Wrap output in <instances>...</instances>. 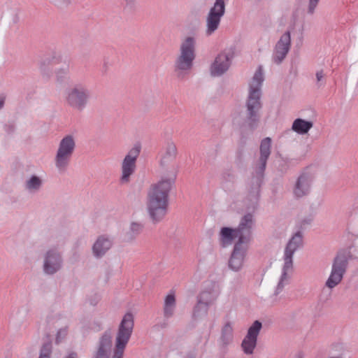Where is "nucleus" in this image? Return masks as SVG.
Returning a JSON list of instances; mask_svg holds the SVG:
<instances>
[{
  "instance_id": "13",
  "label": "nucleus",
  "mask_w": 358,
  "mask_h": 358,
  "mask_svg": "<svg viewBox=\"0 0 358 358\" xmlns=\"http://www.w3.org/2000/svg\"><path fill=\"white\" fill-rule=\"evenodd\" d=\"M235 50L234 46H230L217 55L210 69L213 76H220L229 69L231 60L235 56Z\"/></svg>"
},
{
  "instance_id": "10",
  "label": "nucleus",
  "mask_w": 358,
  "mask_h": 358,
  "mask_svg": "<svg viewBox=\"0 0 358 358\" xmlns=\"http://www.w3.org/2000/svg\"><path fill=\"white\" fill-rule=\"evenodd\" d=\"M64 266L62 252L57 248L48 249L43 255L42 269L44 274L53 275Z\"/></svg>"
},
{
  "instance_id": "2",
  "label": "nucleus",
  "mask_w": 358,
  "mask_h": 358,
  "mask_svg": "<svg viewBox=\"0 0 358 358\" xmlns=\"http://www.w3.org/2000/svg\"><path fill=\"white\" fill-rule=\"evenodd\" d=\"M264 80L263 69L262 66H259L249 84V92L245 103V122L251 128L256 127L259 121V110L262 106L261 102L262 86Z\"/></svg>"
},
{
  "instance_id": "34",
  "label": "nucleus",
  "mask_w": 358,
  "mask_h": 358,
  "mask_svg": "<svg viewBox=\"0 0 358 358\" xmlns=\"http://www.w3.org/2000/svg\"><path fill=\"white\" fill-rule=\"evenodd\" d=\"M62 318V315L58 313H51L46 317V322L49 324L55 325Z\"/></svg>"
},
{
  "instance_id": "31",
  "label": "nucleus",
  "mask_w": 358,
  "mask_h": 358,
  "mask_svg": "<svg viewBox=\"0 0 358 358\" xmlns=\"http://www.w3.org/2000/svg\"><path fill=\"white\" fill-rule=\"evenodd\" d=\"M316 85L318 88L324 86L325 85V76L326 74L323 69H320L316 71Z\"/></svg>"
},
{
  "instance_id": "41",
  "label": "nucleus",
  "mask_w": 358,
  "mask_h": 358,
  "mask_svg": "<svg viewBox=\"0 0 358 358\" xmlns=\"http://www.w3.org/2000/svg\"><path fill=\"white\" fill-rule=\"evenodd\" d=\"M51 3L54 4L55 6H56L57 4V0H48Z\"/></svg>"
},
{
  "instance_id": "36",
  "label": "nucleus",
  "mask_w": 358,
  "mask_h": 358,
  "mask_svg": "<svg viewBox=\"0 0 358 358\" xmlns=\"http://www.w3.org/2000/svg\"><path fill=\"white\" fill-rule=\"evenodd\" d=\"M320 0H308L307 13L309 15H313L319 3Z\"/></svg>"
},
{
  "instance_id": "14",
  "label": "nucleus",
  "mask_w": 358,
  "mask_h": 358,
  "mask_svg": "<svg viewBox=\"0 0 358 358\" xmlns=\"http://www.w3.org/2000/svg\"><path fill=\"white\" fill-rule=\"evenodd\" d=\"M254 225L255 220L252 214H245L241 218L238 226L235 228V236H237L238 238L235 243L248 246L252 239V231Z\"/></svg>"
},
{
  "instance_id": "39",
  "label": "nucleus",
  "mask_w": 358,
  "mask_h": 358,
  "mask_svg": "<svg viewBox=\"0 0 358 358\" xmlns=\"http://www.w3.org/2000/svg\"><path fill=\"white\" fill-rule=\"evenodd\" d=\"M4 129L7 134H10L15 131V127L13 124H8L5 125Z\"/></svg>"
},
{
  "instance_id": "5",
  "label": "nucleus",
  "mask_w": 358,
  "mask_h": 358,
  "mask_svg": "<svg viewBox=\"0 0 358 358\" xmlns=\"http://www.w3.org/2000/svg\"><path fill=\"white\" fill-rule=\"evenodd\" d=\"M303 243V234L300 231H296L287 243L283 255L284 265L282 275L276 287L275 295H278L287 284L289 280L287 273L292 269L294 254L302 248Z\"/></svg>"
},
{
  "instance_id": "6",
  "label": "nucleus",
  "mask_w": 358,
  "mask_h": 358,
  "mask_svg": "<svg viewBox=\"0 0 358 358\" xmlns=\"http://www.w3.org/2000/svg\"><path fill=\"white\" fill-rule=\"evenodd\" d=\"M90 99V90L81 83H77L68 87L64 94L65 104L78 112H83L86 108Z\"/></svg>"
},
{
  "instance_id": "32",
  "label": "nucleus",
  "mask_w": 358,
  "mask_h": 358,
  "mask_svg": "<svg viewBox=\"0 0 358 358\" xmlns=\"http://www.w3.org/2000/svg\"><path fill=\"white\" fill-rule=\"evenodd\" d=\"M52 352V345L50 343H45L40 351L38 358H50Z\"/></svg>"
},
{
  "instance_id": "19",
  "label": "nucleus",
  "mask_w": 358,
  "mask_h": 358,
  "mask_svg": "<svg viewBox=\"0 0 358 358\" xmlns=\"http://www.w3.org/2000/svg\"><path fill=\"white\" fill-rule=\"evenodd\" d=\"M248 250L246 245L234 244L228 262L231 270L237 272L243 268Z\"/></svg>"
},
{
  "instance_id": "25",
  "label": "nucleus",
  "mask_w": 358,
  "mask_h": 358,
  "mask_svg": "<svg viewBox=\"0 0 358 358\" xmlns=\"http://www.w3.org/2000/svg\"><path fill=\"white\" fill-rule=\"evenodd\" d=\"M176 298L173 294H168L164 300V316L169 318L173 315L176 309Z\"/></svg>"
},
{
  "instance_id": "29",
  "label": "nucleus",
  "mask_w": 358,
  "mask_h": 358,
  "mask_svg": "<svg viewBox=\"0 0 358 358\" xmlns=\"http://www.w3.org/2000/svg\"><path fill=\"white\" fill-rule=\"evenodd\" d=\"M314 216L313 215L302 217L297 222V227L301 230L305 229L312 224Z\"/></svg>"
},
{
  "instance_id": "38",
  "label": "nucleus",
  "mask_w": 358,
  "mask_h": 358,
  "mask_svg": "<svg viewBox=\"0 0 358 358\" xmlns=\"http://www.w3.org/2000/svg\"><path fill=\"white\" fill-rule=\"evenodd\" d=\"M125 2V8H127L129 10H132L134 8L136 0H124Z\"/></svg>"
},
{
  "instance_id": "12",
  "label": "nucleus",
  "mask_w": 358,
  "mask_h": 358,
  "mask_svg": "<svg viewBox=\"0 0 358 358\" xmlns=\"http://www.w3.org/2000/svg\"><path fill=\"white\" fill-rule=\"evenodd\" d=\"M225 1L215 0L206 18V34L211 36L219 28L221 19L225 13Z\"/></svg>"
},
{
  "instance_id": "37",
  "label": "nucleus",
  "mask_w": 358,
  "mask_h": 358,
  "mask_svg": "<svg viewBox=\"0 0 358 358\" xmlns=\"http://www.w3.org/2000/svg\"><path fill=\"white\" fill-rule=\"evenodd\" d=\"M72 3V0H57L56 6L63 8L67 7Z\"/></svg>"
},
{
  "instance_id": "1",
  "label": "nucleus",
  "mask_w": 358,
  "mask_h": 358,
  "mask_svg": "<svg viewBox=\"0 0 358 358\" xmlns=\"http://www.w3.org/2000/svg\"><path fill=\"white\" fill-rule=\"evenodd\" d=\"M174 180L175 176L170 178H162L157 183L151 186L148 194L147 209L153 222L162 221L166 215L169 195Z\"/></svg>"
},
{
  "instance_id": "27",
  "label": "nucleus",
  "mask_w": 358,
  "mask_h": 358,
  "mask_svg": "<svg viewBox=\"0 0 358 358\" xmlns=\"http://www.w3.org/2000/svg\"><path fill=\"white\" fill-rule=\"evenodd\" d=\"M42 186V180L36 176H32L24 184L25 189L31 193L38 192Z\"/></svg>"
},
{
  "instance_id": "35",
  "label": "nucleus",
  "mask_w": 358,
  "mask_h": 358,
  "mask_svg": "<svg viewBox=\"0 0 358 358\" xmlns=\"http://www.w3.org/2000/svg\"><path fill=\"white\" fill-rule=\"evenodd\" d=\"M56 77L58 81H62L69 74V68H60L55 71Z\"/></svg>"
},
{
  "instance_id": "40",
  "label": "nucleus",
  "mask_w": 358,
  "mask_h": 358,
  "mask_svg": "<svg viewBox=\"0 0 358 358\" xmlns=\"http://www.w3.org/2000/svg\"><path fill=\"white\" fill-rule=\"evenodd\" d=\"M6 97L3 95H0V109H1L4 105Z\"/></svg>"
},
{
  "instance_id": "18",
  "label": "nucleus",
  "mask_w": 358,
  "mask_h": 358,
  "mask_svg": "<svg viewBox=\"0 0 358 358\" xmlns=\"http://www.w3.org/2000/svg\"><path fill=\"white\" fill-rule=\"evenodd\" d=\"M262 327V324L258 320L255 321L249 327L247 335L241 343V348L245 355H250L253 354Z\"/></svg>"
},
{
  "instance_id": "4",
  "label": "nucleus",
  "mask_w": 358,
  "mask_h": 358,
  "mask_svg": "<svg viewBox=\"0 0 358 358\" xmlns=\"http://www.w3.org/2000/svg\"><path fill=\"white\" fill-rule=\"evenodd\" d=\"M271 138L266 137L262 139L259 146V157L253 165L254 175L251 180V186L249 190L250 196L254 203L257 201L267 160L271 152Z\"/></svg>"
},
{
  "instance_id": "44",
  "label": "nucleus",
  "mask_w": 358,
  "mask_h": 358,
  "mask_svg": "<svg viewBox=\"0 0 358 358\" xmlns=\"http://www.w3.org/2000/svg\"><path fill=\"white\" fill-rule=\"evenodd\" d=\"M329 358H343L341 357H329Z\"/></svg>"
},
{
  "instance_id": "9",
  "label": "nucleus",
  "mask_w": 358,
  "mask_h": 358,
  "mask_svg": "<svg viewBox=\"0 0 358 358\" xmlns=\"http://www.w3.org/2000/svg\"><path fill=\"white\" fill-rule=\"evenodd\" d=\"M218 296L219 292L215 288V285H211L205 288L197 296V303L194 308V317L206 316L209 306L215 303Z\"/></svg>"
},
{
  "instance_id": "33",
  "label": "nucleus",
  "mask_w": 358,
  "mask_h": 358,
  "mask_svg": "<svg viewBox=\"0 0 358 358\" xmlns=\"http://www.w3.org/2000/svg\"><path fill=\"white\" fill-rule=\"evenodd\" d=\"M67 334H68V327H67V326H65L64 327L60 328L57 331V334H56V338H55L56 343L58 344L60 342H62L66 338Z\"/></svg>"
},
{
  "instance_id": "16",
  "label": "nucleus",
  "mask_w": 358,
  "mask_h": 358,
  "mask_svg": "<svg viewBox=\"0 0 358 358\" xmlns=\"http://www.w3.org/2000/svg\"><path fill=\"white\" fill-rule=\"evenodd\" d=\"M313 176L308 172L301 173L296 179L292 187V194L295 199L307 196L311 192Z\"/></svg>"
},
{
  "instance_id": "21",
  "label": "nucleus",
  "mask_w": 358,
  "mask_h": 358,
  "mask_svg": "<svg viewBox=\"0 0 358 358\" xmlns=\"http://www.w3.org/2000/svg\"><path fill=\"white\" fill-rule=\"evenodd\" d=\"M113 245V241L107 236H99L92 245V254L96 259L103 257Z\"/></svg>"
},
{
  "instance_id": "17",
  "label": "nucleus",
  "mask_w": 358,
  "mask_h": 358,
  "mask_svg": "<svg viewBox=\"0 0 358 358\" xmlns=\"http://www.w3.org/2000/svg\"><path fill=\"white\" fill-rule=\"evenodd\" d=\"M291 47V35L289 31H286L276 43L271 60L276 65L280 64L287 57Z\"/></svg>"
},
{
  "instance_id": "20",
  "label": "nucleus",
  "mask_w": 358,
  "mask_h": 358,
  "mask_svg": "<svg viewBox=\"0 0 358 358\" xmlns=\"http://www.w3.org/2000/svg\"><path fill=\"white\" fill-rule=\"evenodd\" d=\"M112 347V334L110 329L106 330L101 336L97 350L93 358H108V353Z\"/></svg>"
},
{
  "instance_id": "11",
  "label": "nucleus",
  "mask_w": 358,
  "mask_h": 358,
  "mask_svg": "<svg viewBox=\"0 0 358 358\" xmlns=\"http://www.w3.org/2000/svg\"><path fill=\"white\" fill-rule=\"evenodd\" d=\"M141 151V145L136 143L127 152L121 164L122 176L120 181L122 183H128L130 177L136 169V161Z\"/></svg>"
},
{
  "instance_id": "3",
  "label": "nucleus",
  "mask_w": 358,
  "mask_h": 358,
  "mask_svg": "<svg viewBox=\"0 0 358 358\" xmlns=\"http://www.w3.org/2000/svg\"><path fill=\"white\" fill-rule=\"evenodd\" d=\"M196 39L187 36L182 40L179 54L174 63V72L179 80H184L190 73L196 57Z\"/></svg>"
},
{
  "instance_id": "24",
  "label": "nucleus",
  "mask_w": 358,
  "mask_h": 358,
  "mask_svg": "<svg viewBox=\"0 0 358 358\" xmlns=\"http://www.w3.org/2000/svg\"><path fill=\"white\" fill-rule=\"evenodd\" d=\"M220 235V240L222 247H227L231 245L233 240L237 238V236H235V229L229 227H222Z\"/></svg>"
},
{
  "instance_id": "30",
  "label": "nucleus",
  "mask_w": 358,
  "mask_h": 358,
  "mask_svg": "<svg viewBox=\"0 0 358 358\" xmlns=\"http://www.w3.org/2000/svg\"><path fill=\"white\" fill-rule=\"evenodd\" d=\"M221 178L223 184L228 182L234 183L235 181V175L233 171L227 170L222 173Z\"/></svg>"
},
{
  "instance_id": "42",
  "label": "nucleus",
  "mask_w": 358,
  "mask_h": 358,
  "mask_svg": "<svg viewBox=\"0 0 358 358\" xmlns=\"http://www.w3.org/2000/svg\"><path fill=\"white\" fill-rule=\"evenodd\" d=\"M185 358H194V357L192 354H188Z\"/></svg>"
},
{
  "instance_id": "43",
  "label": "nucleus",
  "mask_w": 358,
  "mask_h": 358,
  "mask_svg": "<svg viewBox=\"0 0 358 358\" xmlns=\"http://www.w3.org/2000/svg\"><path fill=\"white\" fill-rule=\"evenodd\" d=\"M295 358H301V356L300 355H297Z\"/></svg>"
},
{
  "instance_id": "22",
  "label": "nucleus",
  "mask_w": 358,
  "mask_h": 358,
  "mask_svg": "<svg viewBox=\"0 0 358 358\" xmlns=\"http://www.w3.org/2000/svg\"><path fill=\"white\" fill-rule=\"evenodd\" d=\"M177 148L173 142H168L165 148V152L160 161L162 166L165 167L171 163L176 158Z\"/></svg>"
},
{
  "instance_id": "7",
  "label": "nucleus",
  "mask_w": 358,
  "mask_h": 358,
  "mask_svg": "<svg viewBox=\"0 0 358 358\" xmlns=\"http://www.w3.org/2000/svg\"><path fill=\"white\" fill-rule=\"evenodd\" d=\"M134 326V315L127 313L118 327L112 358H122L126 346L131 336Z\"/></svg>"
},
{
  "instance_id": "15",
  "label": "nucleus",
  "mask_w": 358,
  "mask_h": 358,
  "mask_svg": "<svg viewBox=\"0 0 358 358\" xmlns=\"http://www.w3.org/2000/svg\"><path fill=\"white\" fill-rule=\"evenodd\" d=\"M348 266V260L345 256H337L335 257L331 271L326 282V286L329 288H334L342 280Z\"/></svg>"
},
{
  "instance_id": "23",
  "label": "nucleus",
  "mask_w": 358,
  "mask_h": 358,
  "mask_svg": "<svg viewBox=\"0 0 358 358\" xmlns=\"http://www.w3.org/2000/svg\"><path fill=\"white\" fill-rule=\"evenodd\" d=\"M313 123L311 121L297 118L292 124V129L299 134H306L313 127Z\"/></svg>"
},
{
  "instance_id": "8",
  "label": "nucleus",
  "mask_w": 358,
  "mask_h": 358,
  "mask_svg": "<svg viewBox=\"0 0 358 358\" xmlns=\"http://www.w3.org/2000/svg\"><path fill=\"white\" fill-rule=\"evenodd\" d=\"M76 147L75 137L72 135H66L60 140L54 158L59 173H64L67 170Z\"/></svg>"
},
{
  "instance_id": "26",
  "label": "nucleus",
  "mask_w": 358,
  "mask_h": 358,
  "mask_svg": "<svg viewBox=\"0 0 358 358\" xmlns=\"http://www.w3.org/2000/svg\"><path fill=\"white\" fill-rule=\"evenodd\" d=\"M233 341V327L230 322L223 327L221 333L220 342L223 346H227Z\"/></svg>"
},
{
  "instance_id": "28",
  "label": "nucleus",
  "mask_w": 358,
  "mask_h": 358,
  "mask_svg": "<svg viewBox=\"0 0 358 358\" xmlns=\"http://www.w3.org/2000/svg\"><path fill=\"white\" fill-rule=\"evenodd\" d=\"M142 229L143 225L141 223L132 222L130 225L129 231L127 234L128 239H134L138 234H141Z\"/></svg>"
}]
</instances>
